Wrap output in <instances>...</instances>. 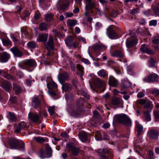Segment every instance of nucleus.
Wrapping results in <instances>:
<instances>
[{"instance_id": "ea45409f", "label": "nucleus", "mask_w": 159, "mask_h": 159, "mask_svg": "<svg viewBox=\"0 0 159 159\" xmlns=\"http://www.w3.org/2000/svg\"><path fill=\"white\" fill-rule=\"evenodd\" d=\"M27 46L30 48H35L37 46L36 43L33 41H30L28 43Z\"/></svg>"}, {"instance_id": "052dcab7", "label": "nucleus", "mask_w": 159, "mask_h": 159, "mask_svg": "<svg viewBox=\"0 0 159 159\" xmlns=\"http://www.w3.org/2000/svg\"><path fill=\"white\" fill-rule=\"evenodd\" d=\"M157 21L156 20H152L149 22V25L155 26L157 24Z\"/></svg>"}, {"instance_id": "79ce46f5", "label": "nucleus", "mask_w": 159, "mask_h": 159, "mask_svg": "<svg viewBox=\"0 0 159 159\" xmlns=\"http://www.w3.org/2000/svg\"><path fill=\"white\" fill-rule=\"evenodd\" d=\"M39 29L41 31H44L48 28L47 25L44 22H42L39 25Z\"/></svg>"}, {"instance_id": "a19ab883", "label": "nucleus", "mask_w": 159, "mask_h": 159, "mask_svg": "<svg viewBox=\"0 0 159 159\" xmlns=\"http://www.w3.org/2000/svg\"><path fill=\"white\" fill-rule=\"evenodd\" d=\"M77 69L79 71L80 74L82 76L84 74V67L80 64H77L76 66Z\"/></svg>"}, {"instance_id": "20e7f679", "label": "nucleus", "mask_w": 159, "mask_h": 159, "mask_svg": "<svg viewBox=\"0 0 159 159\" xmlns=\"http://www.w3.org/2000/svg\"><path fill=\"white\" fill-rule=\"evenodd\" d=\"M39 115L33 112H30L29 113V118L33 122L38 124H40L42 122L41 119L42 112L41 111H39Z\"/></svg>"}, {"instance_id": "774afa93", "label": "nucleus", "mask_w": 159, "mask_h": 159, "mask_svg": "<svg viewBox=\"0 0 159 159\" xmlns=\"http://www.w3.org/2000/svg\"><path fill=\"white\" fill-rule=\"evenodd\" d=\"M154 13L157 15L159 16V7H156L154 9Z\"/></svg>"}, {"instance_id": "1a4fd4ad", "label": "nucleus", "mask_w": 159, "mask_h": 159, "mask_svg": "<svg viewBox=\"0 0 159 159\" xmlns=\"http://www.w3.org/2000/svg\"><path fill=\"white\" fill-rule=\"evenodd\" d=\"M69 75L68 73L65 72L62 74H60L58 76V79L60 83L63 84L66 81L69 79Z\"/></svg>"}, {"instance_id": "f704fd0d", "label": "nucleus", "mask_w": 159, "mask_h": 159, "mask_svg": "<svg viewBox=\"0 0 159 159\" xmlns=\"http://www.w3.org/2000/svg\"><path fill=\"white\" fill-rule=\"evenodd\" d=\"M95 138L97 140H100L102 139H107V136L105 138H103L102 136V135L100 132L99 131H97L95 133Z\"/></svg>"}, {"instance_id": "5701e85b", "label": "nucleus", "mask_w": 159, "mask_h": 159, "mask_svg": "<svg viewBox=\"0 0 159 159\" xmlns=\"http://www.w3.org/2000/svg\"><path fill=\"white\" fill-rule=\"evenodd\" d=\"M84 100L83 98H80L77 101L76 104L77 110L80 111L81 110L83 106Z\"/></svg>"}, {"instance_id": "423d86ee", "label": "nucleus", "mask_w": 159, "mask_h": 159, "mask_svg": "<svg viewBox=\"0 0 159 159\" xmlns=\"http://www.w3.org/2000/svg\"><path fill=\"white\" fill-rule=\"evenodd\" d=\"M117 47L114 46H111V50H110L111 55L112 57H115L119 58H123L125 56L124 52L123 49L121 48L119 49H117L112 51V49H115V48Z\"/></svg>"}, {"instance_id": "aec40b11", "label": "nucleus", "mask_w": 159, "mask_h": 159, "mask_svg": "<svg viewBox=\"0 0 159 159\" xmlns=\"http://www.w3.org/2000/svg\"><path fill=\"white\" fill-rule=\"evenodd\" d=\"M108 82L109 84L113 87H116L119 84L118 81L112 76L109 77Z\"/></svg>"}, {"instance_id": "37998d69", "label": "nucleus", "mask_w": 159, "mask_h": 159, "mask_svg": "<svg viewBox=\"0 0 159 159\" xmlns=\"http://www.w3.org/2000/svg\"><path fill=\"white\" fill-rule=\"evenodd\" d=\"M153 106L151 102H146L144 105V108L145 109H149L152 110Z\"/></svg>"}, {"instance_id": "a211bd4d", "label": "nucleus", "mask_w": 159, "mask_h": 159, "mask_svg": "<svg viewBox=\"0 0 159 159\" xmlns=\"http://www.w3.org/2000/svg\"><path fill=\"white\" fill-rule=\"evenodd\" d=\"M10 57L9 54L6 52H3L0 55V61L2 62L8 61Z\"/></svg>"}, {"instance_id": "5fc2aeb1", "label": "nucleus", "mask_w": 159, "mask_h": 159, "mask_svg": "<svg viewBox=\"0 0 159 159\" xmlns=\"http://www.w3.org/2000/svg\"><path fill=\"white\" fill-rule=\"evenodd\" d=\"M4 77L6 78V79L8 80H13L15 79V78L14 77L10 75L9 74H6L4 75Z\"/></svg>"}, {"instance_id": "4468645a", "label": "nucleus", "mask_w": 159, "mask_h": 159, "mask_svg": "<svg viewBox=\"0 0 159 159\" xmlns=\"http://www.w3.org/2000/svg\"><path fill=\"white\" fill-rule=\"evenodd\" d=\"M158 78V75L156 74H153L150 75L147 78L144 79L143 80L145 82L149 83L151 82H157Z\"/></svg>"}, {"instance_id": "338daca9", "label": "nucleus", "mask_w": 159, "mask_h": 159, "mask_svg": "<svg viewBox=\"0 0 159 159\" xmlns=\"http://www.w3.org/2000/svg\"><path fill=\"white\" fill-rule=\"evenodd\" d=\"M151 93L152 94L157 95H159V90L154 89L152 91Z\"/></svg>"}, {"instance_id": "e433bc0d", "label": "nucleus", "mask_w": 159, "mask_h": 159, "mask_svg": "<svg viewBox=\"0 0 159 159\" xmlns=\"http://www.w3.org/2000/svg\"><path fill=\"white\" fill-rule=\"evenodd\" d=\"M139 33L143 35H147L150 34V32L148 29L146 28L145 30L139 29Z\"/></svg>"}, {"instance_id": "bf43d9fd", "label": "nucleus", "mask_w": 159, "mask_h": 159, "mask_svg": "<svg viewBox=\"0 0 159 159\" xmlns=\"http://www.w3.org/2000/svg\"><path fill=\"white\" fill-rule=\"evenodd\" d=\"M155 119L157 120L159 119V111H155L154 112Z\"/></svg>"}, {"instance_id": "dca6fc26", "label": "nucleus", "mask_w": 159, "mask_h": 159, "mask_svg": "<svg viewBox=\"0 0 159 159\" xmlns=\"http://www.w3.org/2000/svg\"><path fill=\"white\" fill-rule=\"evenodd\" d=\"M26 123L24 122H21L18 124H16L14 126V131L17 133L20 132L21 130L26 127Z\"/></svg>"}, {"instance_id": "cd10ccee", "label": "nucleus", "mask_w": 159, "mask_h": 159, "mask_svg": "<svg viewBox=\"0 0 159 159\" xmlns=\"http://www.w3.org/2000/svg\"><path fill=\"white\" fill-rule=\"evenodd\" d=\"M74 38L72 36H68L65 40L66 43L68 46L71 47Z\"/></svg>"}, {"instance_id": "2f4dec72", "label": "nucleus", "mask_w": 159, "mask_h": 159, "mask_svg": "<svg viewBox=\"0 0 159 159\" xmlns=\"http://www.w3.org/2000/svg\"><path fill=\"white\" fill-rule=\"evenodd\" d=\"M47 87L49 89H55L57 88V85L54 81L49 82L47 84Z\"/></svg>"}, {"instance_id": "9b49d317", "label": "nucleus", "mask_w": 159, "mask_h": 159, "mask_svg": "<svg viewBox=\"0 0 159 159\" xmlns=\"http://www.w3.org/2000/svg\"><path fill=\"white\" fill-rule=\"evenodd\" d=\"M159 135V131L154 129H151L149 130L148 133V136L152 139H157Z\"/></svg>"}, {"instance_id": "72a5a7b5", "label": "nucleus", "mask_w": 159, "mask_h": 159, "mask_svg": "<svg viewBox=\"0 0 159 159\" xmlns=\"http://www.w3.org/2000/svg\"><path fill=\"white\" fill-rule=\"evenodd\" d=\"M63 90L65 91H70L71 89V86L70 84L68 83L63 84L62 87Z\"/></svg>"}, {"instance_id": "f8f14e48", "label": "nucleus", "mask_w": 159, "mask_h": 159, "mask_svg": "<svg viewBox=\"0 0 159 159\" xmlns=\"http://www.w3.org/2000/svg\"><path fill=\"white\" fill-rule=\"evenodd\" d=\"M94 83L95 86L98 88H105V82L99 78H95L94 79Z\"/></svg>"}, {"instance_id": "f257e3e1", "label": "nucleus", "mask_w": 159, "mask_h": 159, "mask_svg": "<svg viewBox=\"0 0 159 159\" xmlns=\"http://www.w3.org/2000/svg\"><path fill=\"white\" fill-rule=\"evenodd\" d=\"M115 120L117 122L126 126H130L131 125L130 119L124 114L116 115L115 116Z\"/></svg>"}, {"instance_id": "412c9836", "label": "nucleus", "mask_w": 159, "mask_h": 159, "mask_svg": "<svg viewBox=\"0 0 159 159\" xmlns=\"http://www.w3.org/2000/svg\"><path fill=\"white\" fill-rule=\"evenodd\" d=\"M78 136L80 140L82 142H85L88 140L87 133L85 132H79Z\"/></svg>"}, {"instance_id": "39448f33", "label": "nucleus", "mask_w": 159, "mask_h": 159, "mask_svg": "<svg viewBox=\"0 0 159 159\" xmlns=\"http://www.w3.org/2000/svg\"><path fill=\"white\" fill-rule=\"evenodd\" d=\"M66 149L68 152L70 151L72 155L75 156H77L80 151L79 148L76 147L75 144L72 143L66 144Z\"/></svg>"}, {"instance_id": "603ef678", "label": "nucleus", "mask_w": 159, "mask_h": 159, "mask_svg": "<svg viewBox=\"0 0 159 159\" xmlns=\"http://www.w3.org/2000/svg\"><path fill=\"white\" fill-rule=\"evenodd\" d=\"M54 109V107H48V111L49 112L50 115H52L55 113Z\"/></svg>"}, {"instance_id": "e2e57ef3", "label": "nucleus", "mask_w": 159, "mask_h": 159, "mask_svg": "<svg viewBox=\"0 0 159 159\" xmlns=\"http://www.w3.org/2000/svg\"><path fill=\"white\" fill-rule=\"evenodd\" d=\"M138 102L140 104L145 105L147 102V101L146 100L144 99H140L138 100Z\"/></svg>"}, {"instance_id": "6ab92c4d", "label": "nucleus", "mask_w": 159, "mask_h": 159, "mask_svg": "<svg viewBox=\"0 0 159 159\" xmlns=\"http://www.w3.org/2000/svg\"><path fill=\"white\" fill-rule=\"evenodd\" d=\"M107 34L111 39H113L117 35L116 33L110 27H108L107 29Z\"/></svg>"}, {"instance_id": "58836bf2", "label": "nucleus", "mask_w": 159, "mask_h": 159, "mask_svg": "<svg viewBox=\"0 0 159 159\" xmlns=\"http://www.w3.org/2000/svg\"><path fill=\"white\" fill-rule=\"evenodd\" d=\"M151 111H149L148 110L145 111L144 112V116L145 118V120L147 121H150L151 120V118L149 113Z\"/></svg>"}, {"instance_id": "69168bd1", "label": "nucleus", "mask_w": 159, "mask_h": 159, "mask_svg": "<svg viewBox=\"0 0 159 159\" xmlns=\"http://www.w3.org/2000/svg\"><path fill=\"white\" fill-rule=\"evenodd\" d=\"M10 100L12 103H15L16 102V97H11L10 99Z\"/></svg>"}, {"instance_id": "393cba45", "label": "nucleus", "mask_w": 159, "mask_h": 159, "mask_svg": "<svg viewBox=\"0 0 159 159\" xmlns=\"http://www.w3.org/2000/svg\"><path fill=\"white\" fill-rule=\"evenodd\" d=\"M86 3L85 9L87 11H90L93 8L95 7V4L93 2H86Z\"/></svg>"}, {"instance_id": "6e6552de", "label": "nucleus", "mask_w": 159, "mask_h": 159, "mask_svg": "<svg viewBox=\"0 0 159 159\" xmlns=\"http://www.w3.org/2000/svg\"><path fill=\"white\" fill-rule=\"evenodd\" d=\"M100 154L99 159H110L109 154L110 152L107 148L99 149L97 151Z\"/></svg>"}, {"instance_id": "4d7b16f0", "label": "nucleus", "mask_w": 159, "mask_h": 159, "mask_svg": "<svg viewBox=\"0 0 159 159\" xmlns=\"http://www.w3.org/2000/svg\"><path fill=\"white\" fill-rule=\"evenodd\" d=\"M145 92L144 91H142V92H140L137 94V97L138 98H143L145 96Z\"/></svg>"}, {"instance_id": "c756f323", "label": "nucleus", "mask_w": 159, "mask_h": 159, "mask_svg": "<svg viewBox=\"0 0 159 159\" xmlns=\"http://www.w3.org/2000/svg\"><path fill=\"white\" fill-rule=\"evenodd\" d=\"M66 23L67 26L70 28H71L77 24V21L75 20H68Z\"/></svg>"}, {"instance_id": "864d4df0", "label": "nucleus", "mask_w": 159, "mask_h": 159, "mask_svg": "<svg viewBox=\"0 0 159 159\" xmlns=\"http://www.w3.org/2000/svg\"><path fill=\"white\" fill-rule=\"evenodd\" d=\"M68 6V4L66 3H63L61 6V10H66Z\"/></svg>"}, {"instance_id": "6e6d98bb", "label": "nucleus", "mask_w": 159, "mask_h": 159, "mask_svg": "<svg viewBox=\"0 0 159 159\" xmlns=\"http://www.w3.org/2000/svg\"><path fill=\"white\" fill-rule=\"evenodd\" d=\"M102 46L100 45H96L94 46L93 49L95 51H97L102 48Z\"/></svg>"}, {"instance_id": "bb28decb", "label": "nucleus", "mask_w": 159, "mask_h": 159, "mask_svg": "<svg viewBox=\"0 0 159 159\" xmlns=\"http://www.w3.org/2000/svg\"><path fill=\"white\" fill-rule=\"evenodd\" d=\"M131 84L127 80H124L122 81L121 87L123 89H127L131 86Z\"/></svg>"}, {"instance_id": "7ed1b4c3", "label": "nucleus", "mask_w": 159, "mask_h": 159, "mask_svg": "<svg viewBox=\"0 0 159 159\" xmlns=\"http://www.w3.org/2000/svg\"><path fill=\"white\" fill-rule=\"evenodd\" d=\"M36 65L35 61L33 59H29L19 64V66L22 69L28 70V68L34 67Z\"/></svg>"}, {"instance_id": "f03ea898", "label": "nucleus", "mask_w": 159, "mask_h": 159, "mask_svg": "<svg viewBox=\"0 0 159 159\" xmlns=\"http://www.w3.org/2000/svg\"><path fill=\"white\" fill-rule=\"evenodd\" d=\"M11 149H23L25 147V143L22 141L14 139H11L9 141Z\"/></svg>"}, {"instance_id": "09e8293b", "label": "nucleus", "mask_w": 159, "mask_h": 159, "mask_svg": "<svg viewBox=\"0 0 159 159\" xmlns=\"http://www.w3.org/2000/svg\"><path fill=\"white\" fill-rule=\"evenodd\" d=\"M34 139L37 142L39 143H42L44 142L45 141V139L40 137H35Z\"/></svg>"}, {"instance_id": "b1692460", "label": "nucleus", "mask_w": 159, "mask_h": 159, "mask_svg": "<svg viewBox=\"0 0 159 159\" xmlns=\"http://www.w3.org/2000/svg\"><path fill=\"white\" fill-rule=\"evenodd\" d=\"M138 39L137 38H134L132 40L126 42V46L128 48H130L135 45L138 43Z\"/></svg>"}, {"instance_id": "8fccbe9b", "label": "nucleus", "mask_w": 159, "mask_h": 159, "mask_svg": "<svg viewBox=\"0 0 159 159\" xmlns=\"http://www.w3.org/2000/svg\"><path fill=\"white\" fill-rule=\"evenodd\" d=\"M133 68V66L131 65L128 66L127 67V70L128 73L131 75H132L134 74Z\"/></svg>"}, {"instance_id": "de8ad7c7", "label": "nucleus", "mask_w": 159, "mask_h": 159, "mask_svg": "<svg viewBox=\"0 0 159 159\" xmlns=\"http://www.w3.org/2000/svg\"><path fill=\"white\" fill-rule=\"evenodd\" d=\"M45 20L46 21H49L53 19V15L51 14H48L45 15Z\"/></svg>"}, {"instance_id": "680f3d73", "label": "nucleus", "mask_w": 159, "mask_h": 159, "mask_svg": "<svg viewBox=\"0 0 159 159\" xmlns=\"http://www.w3.org/2000/svg\"><path fill=\"white\" fill-rule=\"evenodd\" d=\"M139 7H137L135 8H134L132 9L131 11V13L132 14H137L138 11H139Z\"/></svg>"}, {"instance_id": "0eeeda50", "label": "nucleus", "mask_w": 159, "mask_h": 159, "mask_svg": "<svg viewBox=\"0 0 159 159\" xmlns=\"http://www.w3.org/2000/svg\"><path fill=\"white\" fill-rule=\"evenodd\" d=\"M45 149L46 153L43 149H41L39 151V156L42 158H49L52 156V150L48 144L46 145Z\"/></svg>"}, {"instance_id": "49530a36", "label": "nucleus", "mask_w": 159, "mask_h": 159, "mask_svg": "<svg viewBox=\"0 0 159 159\" xmlns=\"http://www.w3.org/2000/svg\"><path fill=\"white\" fill-rule=\"evenodd\" d=\"M152 41L153 43L158 44L159 43V35H156L152 37Z\"/></svg>"}, {"instance_id": "c03bdc74", "label": "nucleus", "mask_w": 159, "mask_h": 159, "mask_svg": "<svg viewBox=\"0 0 159 159\" xmlns=\"http://www.w3.org/2000/svg\"><path fill=\"white\" fill-rule=\"evenodd\" d=\"M2 41L4 46H8L11 44V42L8 39H3Z\"/></svg>"}, {"instance_id": "473e14b6", "label": "nucleus", "mask_w": 159, "mask_h": 159, "mask_svg": "<svg viewBox=\"0 0 159 159\" xmlns=\"http://www.w3.org/2000/svg\"><path fill=\"white\" fill-rule=\"evenodd\" d=\"M13 89L16 94L20 93L22 89L18 85L14 84Z\"/></svg>"}, {"instance_id": "9d476101", "label": "nucleus", "mask_w": 159, "mask_h": 159, "mask_svg": "<svg viewBox=\"0 0 159 159\" xmlns=\"http://www.w3.org/2000/svg\"><path fill=\"white\" fill-rule=\"evenodd\" d=\"M14 57H20L23 55L22 52L17 47H14L10 49Z\"/></svg>"}, {"instance_id": "a18cd8bd", "label": "nucleus", "mask_w": 159, "mask_h": 159, "mask_svg": "<svg viewBox=\"0 0 159 159\" xmlns=\"http://www.w3.org/2000/svg\"><path fill=\"white\" fill-rule=\"evenodd\" d=\"M143 127L142 126L140 125H137L136 127V129L138 132V134L139 135H140L142 131Z\"/></svg>"}, {"instance_id": "4be33fe9", "label": "nucleus", "mask_w": 159, "mask_h": 159, "mask_svg": "<svg viewBox=\"0 0 159 159\" xmlns=\"http://www.w3.org/2000/svg\"><path fill=\"white\" fill-rule=\"evenodd\" d=\"M48 35V34H39L37 40L39 42H46L47 41Z\"/></svg>"}, {"instance_id": "a878e982", "label": "nucleus", "mask_w": 159, "mask_h": 159, "mask_svg": "<svg viewBox=\"0 0 159 159\" xmlns=\"http://www.w3.org/2000/svg\"><path fill=\"white\" fill-rule=\"evenodd\" d=\"M11 84L7 81H3L2 83V87L6 91L8 92L10 89Z\"/></svg>"}, {"instance_id": "0e129e2a", "label": "nucleus", "mask_w": 159, "mask_h": 159, "mask_svg": "<svg viewBox=\"0 0 159 159\" xmlns=\"http://www.w3.org/2000/svg\"><path fill=\"white\" fill-rule=\"evenodd\" d=\"M119 14V13L118 12V11L115 10H113L111 15L113 17H115L117 16Z\"/></svg>"}, {"instance_id": "2eb2a0df", "label": "nucleus", "mask_w": 159, "mask_h": 159, "mask_svg": "<svg viewBox=\"0 0 159 159\" xmlns=\"http://www.w3.org/2000/svg\"><path fill=\"white\" fill-rule=\"evenodd\" d=\"M121 100L117 97L113 98L111 101L109 103L110 107H113V106H117L121 103Z\"/></svg>"}, {"instance_id": "13d9d810", "label": "nucleus", "mask_w": 159, "mask_h": 159, "mask_svg": "<svg viewBox=\"0 0 159 159\" xmlns=\"http://www.w3.org/2000/svg\"><path fill=\"white\" fill-rule=\"evenodd\" d=\"M53 32L55 35L57 37H60L61 36V33L57 30H53Z\"/></svg>"}, {"instance_id": "f3484780", "label": "nucleus", "mask_w": 159, "mask_h": 159, "mask_svg": "<svg viewBox=\"0 0 159 159\" xmlns=\"http://www.w3.org/2000/svg\"><path fill=\"white\" fill-rule=\"evenodd\" d=\"M32 106L35 109H37L40 107L41 106V103L39 99L36 97L32 98Z\"/></svg>"}, {"instance_id": "4c0bfd02", "label": "nucleus", "mask_w": 159, "mask_h": 159, "mask_svg": "<svg viewBox=\"0 0 159 159\" xmlns=\"http://www.w3.org/2000/svg\"><path fill=\"white\" fill-rule=\"evenodd\" d=\"M98 74L99 76L104 78L107 76V73H106V71L104 69H102L100 70L98 72Z\"/></svg>"}, {"instance_id": "7c9ffc66", "label": "nucleus", "mask_w": 159, "mask_h": 159, "mask_svg": "<svg viewBox=\"0 0 159 159\" xmlns=\"http://www.w3.org/2000/svg\"><path fill=\"white\" fill-rule=\"evenodd\" d=\"M48 44L50 48L52 50L54 49V42L52 37L50 36H49Z\"/></svg>"}, {"instance_id": "c9c22d12", "label": "nucleus", "mask_w": 159, "mask_h": 159, "mask_svg": "<svg viewBox=\"0 0 159 159\" xmlns=\"http://www.w3.org/2000/svg\"><path fill=\"white\" fill-rule=\"evenodd\" d=\"M51 56V52L49 51H48L47 54V60H44V64L45 65H49L50 63V61L49 60H51V58L50 57Z\"/></svg>"}, {"instance_id": "ddd939ff", "label": "nucleus", "mask_w": 159, "mask_h": 159, "mask_svg": "<svg viewBox=\"0 0 159 159\" xmlns=\"http://www.w3.org/2000/svg\"><path fill=\"white\" fill-rule=\"evenodd\" d=\"M140 50L142 52L146 53L148 54L153 55L155 53L154 51L148 48V46L145 44L141 45Z\"/></svg>"}, {"instance_id": "c85d7f7f", "label": "nucleus", "mask_w": 159, "mask_h": 159, "mask_svg": "<svg viewBox=\"0 0 159 159\" xmlns=\"http://www.w3.org/2000/svg\"><path fill=\"white\" fill-rule=\"evenodd\" d=\"M8 118L12 122L16 121L17 120V118L14 113L11 112H8Z\"/></svg>"}, {"instance_id": "3c124183", "label": "nucleus", "mask_w": 159, "mask_h": 159, "mask_svg": "<svg viewBox=\"0 0 159 159\" xmlns=\"http://www.w3.org/2000/svg\"><path fill=\"white\" fill-rule=\"evenodd\" d=\"M155 62V60L153 58H151L149 60V66L152 67L154 66Z\"/></svg>"}]
</instances>
